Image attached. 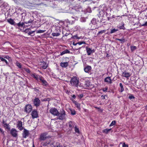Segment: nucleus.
I'll return each instance as SVG.
<instances>
[{
  "label": "nucleus",
  "mask_w": 147,
  "mask_h": 147,
  "mask_svg": "<svg viewBox=\"0 0 147 147\" xmlns=\"http://www.w3.org/2000/svg\"><path fill=\"white\" fill-rule=\"evenodd\" d=\"M107 90V88H104L103 89V91L104 92H105Z\"/></svg>",
  "instance_id": "603ef678"
},
{
  "label": "nucleus",
  "mask_w": 147,
  "mask_h": 147,
  "mask_svg": "<svg viewBox=\"0 0 147 147\" xmlns=\"http://www.w3.org/2000/svg\"><path fill=\"white\" fill-rule=\"evenodd\" d=\"M16 65L20 69L22 68V65L21 64L18 62H17L16 63Z\"/></svg>",
  "instance_id": "7c9ffc66"
},
{
  "label": "nucleus",
  "mask_w": 147,
  "mask_h": 147,
  "mask_svg": "<svg viewBox=\"0 0 147 147\" xmlns=\"http://www.w3.org/2000/svg\"><path fill=\"white\" fill-rule=\"evenodd\" d=\"M31 114L32 118L33 119L37 118L38 117V113L37 111L36 110H34L32 111Z\"/></svg>",
  "instance_id": "39448f33"
},
{
  "label": "nucleus",
  "mask_w": 147,
  "mask_h": 147,
  "mask_svg": "<svg viewBox=\"0 0 147 147\" xmlns=\"http://www.w3.org/2000/svg\"><path fill=\"white\" fill-rule=\"evenodd\" d=\"M0 131L2 134H3L4 132V131L1 128H0Z\"/></svg>",
  "instance_id": "864d4df0"
},
{
  "label": "nucleus",
  "mask_w": 147,
  "mask_h": 147,
  "mask_svg": "<svg viewBox=\"0 0 147 147\" xmlns=\"http://www.w3.org/2000/svg\"><path fill=\"white\" fill-rule=\"evenodd\" d=\"M32 110V107L30 104L27 105L24 108V111L26 112L29 113Z\"/></svg>",
  "instance_id": "7ed1b4c3"
},
{
  "label": "nucleus",
  "mask_w": 147,
  "mask_h": 147,
  "mask_svg": "<svg viewBox=\"0 0 147 147\" xmlns=\"http://www.w3.org/2000/svg\"><path fill=\"white\" fill-rule=\"evenodd\" d=\"M122 75L123 77L126 78H128L131 76V74L125 71L122 73Z\"/></svg>",
  "instance_id": "aec40b11"
},
{
  "label": "nucleus",
  "mask_w": 147,
  "mask_h": 147,
  "mask_svg": "<svg viewBox=\"0 0 147 147\" xmlns=\"http://www.w3.org/2000/svg\"><path fill=\"white\" fill-rule=\"evenodd\" d=\"M4 126L7 129L9 130L10 129V127H9V124L5 123L4 124Z\"/></svg>",
  "instance_id": "c85d7f7f"
},
{
  "label": "nucleus",
  "mask_w": 147,
  "mask_h": 147,
  "mask_svg": "<svg viewBox=\"0 0 147 147\" xmlns=\"http://www.w3.org/2000/svg\"><path fill=\"white\" fill-rule=\"evenodd\" d=\"M79 80L76 77L72 78L70 81L71 86H72L78 87L79 86Z\"/></svg>",
  "instance_id": "f03ea898"
},
{
  "label": "nucleus",
  "mask_w": 147,
  "mask_h": 147,
  "mask_svg": "<svg viewBox=\"0 0 147 147\" xmlns=\"http://www.w3.org/2000/svg\"><path fill=\"white\" fill-rule=\"evenodd\" d=\"M106 32V30H101L100 31L98 32V33L97 34L99 35L100 34H102L103 33L105 32Z\"/></svg>",
  "instance_id": "72a5a7b5"
},
{
  "label": "nucleus",
  "mask_w": 147,
  "mask_h": 147,
  "mask_svg": "<svg viewBox=\"0 0 147 147\" xmlns=\"http://www.w3.org/2000/svg\"><path fill=\"white\" fill-rule=\"evenodd\" d=\"M51 145V143L50 142H44L42 143V145L41 146H42L43 147L46 146H49Z\"/></svg>",
  "instance_id": "412c9836"
},
{
  "label": "nucleus",
  "mask_w": 147,
  "mask_h": 147,
  "mask_svg": "<svg viewBox=\"0 0 147 147\" xmlns=\"http://www.w3.org/2000/svg\"><path fill=\"white\" fill-rule=\"evenodd\" d=\"M123 147H128V145L127 144H125V143H124L123 144Z\"/></svg>",
  "instance_id": "09e8293b"
},
{
  "label": "nucleus",
  "mask_w": 147,
  "mask_h": 147,
  "mask_svg": "<svg viewBox=\"0 0 147 147\" xmlns=\"http://www.w3.org/2000/svg\"><path fill=\"white\" fill-rule=\"evenodd\" d=\"M90 84L89 82H86L85 83V86L86 87L89 86Z\"/></svg>",
  "instance_id": "58836bf2"
},
{
  "label": "nucleus",
  "mask_w": 147,
  "mask_h": 147,
  "mask_svg": "<svg viewBox=\"0 0 147 147\" xmlns=\"http://www.w3.org/2000/svg\"><path fill=\"white\" fill-rule=\"evenodd\" d=\"M111 130V129H104L102 132L103 133L107 134Z\"/></svg>",
  "instance_id": "a878e982"
},
{
  "label": "nucleus",
  "mask_w": 147,
  "mask_h": 147,
  "mask_svg": "<svg viewBox=\"0 0 147 147\" xmlns=\"http://www.w3.org/2000/svg\"><path fill=\"white\" fill-rule=\"evenodd\" d=\"M24 22L21 23L20 22L19 23L16 24V25H17L19 27H23V26L24 25Z\"/></svg>",
  "instance_id": "bb28decb"
},
{
  "label": "nucleus",
  "mask_w": 147,
  "mask_h": 147,
  "mask_svg": "<svg viewBox=\"0 0 147 147\" xmlns=\"http://www.w3.org/2000/svg\"><path fill=\"white\" fill-rule=\"evenodd\" d=\"M24 70H25L27 73H30V71L28 68H24Z\"/></svg>",
  "instance_id": "79ce46f5"
},
{
  "label": "nucleus",
  "mask_w": 147,
  "mask_h": 147,
  "mask_svg": "<svg viewBox=\"0 0 147 147\" xmlns=\"http://www.w3.org/2000/svg\"><path fill=\"white\" fill-rule=\"evenodd\" d=\"M4 57L5 58H7V59H9L10 58V57H9L7 56H5V57Z\"/></svg>",
  "instance_id": "5fc2aeb1"
},
{
  "label": "nucleus",
  "mask_w": 147,
  "mask_h": 147,
  "mask_svg": "<svg viewBox=\"0 0 147 147\" xmlns=\"http://www.w3.org/2000/svg\"><path fill=\"white\" fill-rule=\"evenodd\" d=\"M32 147H35L34 144H33Z\"/></svg>",
  "instance_id": "0e129e2a"
},
{
  "label": "nucleus",
  "mask_w": 147,
  "mask_h": 147,
  "mask_svg": "<svg viewBox=\"0 0 147 147\" xmlns=\"http://www.w3.org/2000/svg\"><path fill=\"white\" fill-rule=\"evenodd\" d=\"M84 1H88V0H83Z\"/></svg>",
  "instance_id": "e2e57ef3"
},
{
  "label": "nucleus",
  "mask_w": 147,
  "mask_h": 147,
  "mask_svg": "<svg viewBox=\"0 0 147 147\" xmlns=\"http://www.w3.org/2000/svg\"><path fill=\"white\" fill-rule=\"evenodd\" d=\"M129 98L130 99H131L132 98H134V97L132 95H131L129 96Z\"/></svg>",
  "instance_id": "de8ad7c7"
},
{
  "label": "nucleus",
  "mask_w": 147,
  "mask_h": 147,
  "mask_svg": "<svg viewBox=\"0 0 147 147\" xmlns=\"http://www.w3.org/2000/svg\"><path fill=\"white\" fill-rule=\"evenodd\" d=\"M118 30L117 29H116L115 28L111 29V31L110 32V33L111 34H112L113 33H115V32L117 31Z\"/></svg>",
  "instance_id": "c756f323"
},
{
  "label": "nucleus",
  "mask_w": 147,
  "mask_h": 147,
  "mask_svg": "<svg viewBox=\"0 0 147 147\" xmlns=\"http://www.w3.org/2000/svg\"><path fill=\"white\" fill-rule=\"evenodd\" d=\"M0 59H1V61H3L5 62V63H6V64H7V65L8 64V62H7V61L6 60H5V59H4V58H2L1 57H0Z\"/></svg>",
  "instance_id": "f704fd0d"
},
{
  "label": "nucleus",
  "mask_w": 147,
  "mask_h": 147,
  "mask_svg": "<svg viewBox=\"0 0 147 147\" xmlns=\"http://www.w3.org/2000/svg\"><path fill=\"white\" fill-rule=\"evenodd\" d=\"M72 97L74 99H75L76 98V96L74 94L72 96Z\"/></svg>",
  "instance_id": "13d9d810"
},
{
  "label": "nucleus",
  "mask_w": 147,
  "mask_h": 147,
  "mask_svg": "<svg viewBox=\"0 0 147 147\" xmlns=\"http://www.w3.org/2000/svg\"><path fill=\"white\" fill-rule=\"evenodd\" d=\"M105 96L102 95L101 96V98L102 99H105Z\"/></svg>",
  "instance_id": "8fccbe9b"
},
{
  "label": "nucleus",
  "mask_w": 147,
  "mask_h": 147,
  "mask_svg": "<svg viewBox=\"0 0 147 147\" xmlns=\"http://www.w3.org/2000/svg\"><path fill=\"white\" fill-rule=\"evenodd\" d=\"M121 88V92H122L124 90L123 85H122V83H120L119 84Z\"/></svg>",
  "instance_id": "c9c22d12"
},
{
  "label": "nucleus",
  "mask_w": 147,
  "mask_h": 147,
  "mask_svg": "<svg viewBox=\"0 0 147 147\" xmlns=\"http://www.w3.org/2000/svg\"><path fill=\"white\" fill-rule=\"evenodd\" d=\"M76 6L72 8H70L69 9L71 10L70 13L74 14H76L77 13L76 11Z\"/></svg>",
  "instance_id": "dca6fc26"
},
{
  "label": "nucleus",
  "mask_w": 147,
  "mask_h": 147,
  "mask_svg": "<svg viewBox=\"0 0 147 147\" xmlns=\"http://www.w3.org/2000/svg\"><path fill=\"white\" fill-rule=\"evenodd\" d=\"M86 49L88 55H90L95 52V50L94 49L92 50L90 48H88L87 47H86Z\"/></svg>",
  "instance_id": "423d86ee"
},
{
  "label": "nucleus",
  "mask_w": 147,
  "mask_h": 147,
  "mask_svg": "<svg viewBox=\"0 0 147 147\" xmlns=\"http://www.w3.org/2000/svg\"><path fill=\"white\" fill-rule=\"evenodd\" d=\"M86 43L85 42H84V41H82V42H77V44H78L79 45H81L82 44H84Z\"/></svg>",
  "instance_id": "37998d69"
},
{
  "label": "nucleus",
  "mask_w": 147,
  "mask_h": 147,
  "mask_svg": "<svg viewBox=\"0 0 147 147\" xmlns=\"http://www.w3.org/2000/svg\"><path fill=\"white\" fill-rule=\"evenodd\" d=\"M29 135V131L26 129H24L22 136L23 138H26Z\"/></svg>",
  "instance_id": "9d476101"
},
{
  "label": "nucleus",
  "mask_w": 147,
  "mask_h": 147,
  "mask_svg": "<svg viewBox=\"0 0 147 147\" xmlns=\"http://www.w3.org/2000/svg\"><path fill=\"white\" fill-rule=\"evenodd\" d=\"M95 108H97V109H99V108H98V107H95Z\"/></svg>",
  "instance_id": "774afa93"
},
{
  "label": "nucleus",
  "mask_w": 147,
  "mask_h": 147,
  "mask_svg": "<svg viewBox=\"0 0 147 147\" xmlns=\"http://www.w3.org/2000/svg\"><path fill=\"white\" fill-rule=\"evenodd\" d=\"M124 24H123V25L121 26H120L119 27V28L120 29H124Z\"/></svg>",
  "instance_id": "49530a36"
},
{
  "label": "nucleus",
  "mask_w": 147,
  "mask_h": 147,
  "mask_svg": "<svg viewBox=\"0 0 147 147\" xmlns=\"http://www.w3.org/2000/svg\"><path fill=\"white\" fill-rule=\"evenodd\" d=\"M10 134L13 137H16L18 136L17 131L15 129H12L10 131Z\"/></svg>",
  "instance_id": "0eeeda50"
},
{
  "label": "nucleus",
  "mask_w": 147,
  "mask_h": 147,
  "mask_svg": "<svg viewBox=\"0 0 147 147\" xmlns=\"http://www.w3.org/2000/svg\"><path fill=\"white\" fill-rule=\"evenodd\" d=\"M17 127L20 130L23 129V127H22V123L21 121H18L17 124Z\"/></svg>",
  "instance_id": "9b49d317"
},
{
  "label": "nucleus",
  "mask_w": 147,
  "mask_h": 147,
  "mask_svg": "<svg viewBox=\"0 0 147 147\" xmlns=\"http://www.w3.org/2000/svg\"><path fill=\"white\" fill-rule=\"evenodd\" d=\"M115 40H119L121 42V43L122 44L124 43L126 41L124 37H122L121 39L116 38L115 39Z\"/></svg>",
  "instance_id": "5701e85b"
},
{
  "label": "nucleus",
  "mask_w": 147,
  "mask_h": 147,
  "mask_svg": "<svg viewBox=\"0 0 147 147\" xmlns=\"http://www.w3.org/2000/svg\"><path fill=\"white\" fill-rule=\"evenodd\" d=\"M31 76L38 81H39V80L41 77V76H39L36 75L34 74H31Z\"/></svg>",
  "instance_id": "2eb2a0df"
},
{
  "label": "nucleus",
  "mask_w": 147,
  "mask_h": 147,
  "mask_svg": "<svg viewBox=\"0 0 147 147\" xmlns=\"http://www.w3.org/2000/svg\"><path fill=\"white\" fill-rule=\"evenodd\" d=\"M40 65L41 67L44 69H46L48 67V64L47 63L44 61L41 62Z\"/></svg>",
  "instance_id": "f8f14e48"
},
{
  "label": "nucleus",
  "mask_w": 147,
  "mask_h": 147,
  "mask_svg": "<svg viewBox=\"0 0 147 147\" xmlns=\"http://www.w3.org/2000/svg\"><path fill=\"white\" fill-rule=\"evenodd\" d=\"M39 147H43L42 146H40Z\"/></svg>",
  "instance_id": "338daca9"
},
{
  "label": "nucleus",
  "mask_w": 147,
  "mask_h": 147,
  "mask_svg": "<svg viewBox=\"0 0 147 147\" xmlns=\"http://www.w3.org/2000/svg\"><path fill=\"white\" fill-rule=\"evenodd\" d=\"M146 109H147V105L146 106Z\"/></svg>",
  "instance_id": "69168bd1"
},
{
  "label": "nucleus",
  "mask_w": 147,
  "mask_h": 147,
  "mask_svg": "<svg viewBox=\"0 0 147 147\" xmlns=\"http://www.w3.org/2000/svg\"><path fill=\"white\" fill-rule=\"evenodd\" d=\"M39 81L42 83V85L44 86H46L48 84V83L43 78L42 76H41L39 80Z\"/></svg>",
  "instance_id": "1a4fd4ad"
},
{
  "label": "nucleus",
  "mask_w": 147,
  "mask_h": 147,
  "mask_svg": "<svg viewBox=\"0 0 147 147\" xmlns=\"http://www.w3.org/2000/svg\"><path fill=\"white\" fill-rule=\"evenodd\" d=\"M116 123V121L115 120L112 121L110 125V126H112L115 124Z\"/></svg>",
  "instance_id": "4c0bfd02"
},
{
  "label": "nucleus",
  "mask_w": 147,
  "mask_h": 147,
  "mask_svg": "<svg viewBox=\"0 0 147 147\" xmlns=\"http://www.w3.org/2000/svg\"><path fill=\"white\" fill-rule=\"evenodd\" d=\"M7 21L11 24L13 25H16V24L13 20L11 18H9L7 20Z\"/></svg>",
  "instance_id": "6ab92c4d"
},
{
  "label": "nucleus",
  "mask_w": 147,
  "mask_h": 147,
  "mask_svg": "<svg viewBox=\"0 0 147 147\" xmlns=\"http://www.w3.org/2000/svg\"><path fill=\"white\" fill-rule=\"evenodd\" d=\"M74 129L75 132L78 134L80 133L79 129L77 127L76 125L75 126Z\"/></svg>",
  "instance_id": "cd10ccee"
},
{
  "label": "nucleus",
  "mask_w": 147,
  "mask_h": 147,
  "mask_svg": "<svg viewBox=\"0 0 147 147\" xmlns=\"http://www.w3.org/2000/svg\"><path fill=\"white\" fill-rule=\"evenodd\" d=\"M70 53V51H69L67 49H66L63 51L60 54V55L62 56L63 55L66 54V53Z\"/></svg>",
  "instance_id": "393cba45"
},
{
  "label": "nucleus",
  "mask_w": 147,
  "mask_h": 147,
  "mask_svg": "<svg viewBox=\"0 0 147 147\" xmlns=\"http://www.w3.org/2000/svg\"><path fill=\"white\" fill-rule=\"evenodd\" d=\"M33 21V20H31V19H30L29 21H28L27 22H25L24 23H25L26 24H28V23H31Z\"/></svg>",
  "instance_id": "a19ab883"
},
{
  "label": "nucleus",
  "mask_w": 147,
  "mask_h": 147,
  "mask_svg": "<svg viewBox=\"0 0 147 147\" xmlns=\"http://www.w3.org/2000/svg\"><path fill=\"white\" fill-rule=\"evenodd\" d=\"M73 101V103L75 104L77 108L80 110V104L75 100H74Z\"/></svg>",
  "instance_id": "4be33fe9"
},
{
  "label": "nucleus",
  "mask_w": 147,
  "mask_h": 147,
  "mask_svg": "<svg viewBox=\"0 0 147 147\" xmlns=\"http://www.w3.org/2000/svg\"><path fill=\"white\" fill-rule=\"evenodd\" d=\"M83 96V95L82 94H80L79 95V97L81 98H82Z\"/></svg>",
  "instance_id": "6e6d98bb"
},
{
  "label": "nucleus",
  "mask_w": 147,
  "mask_h": 147,
  "mask_svg": "<svg viewBox=\"0 0 147 147\" xmlns=\"http://www.w3.org/2000/svg\"><path fill=\"white\" fill-rule=\"evenodd\" d=\"M142 26H147V21L145 22V23L144 24H143L142 25Z\"/></svg>",
  "instance_id": "3c124183"
},
{
  "label": "nucleus",
  "mask_w": 147,
  "mask_h": 147,
  "mask_svg": "<svg viewBox=\"0 0 147 147\" xmlns=\"http://www.w3.org/2000/svg\"><path fill=\"white\" fill-rule=\"evenodd\" d=\"M70 111L71 112V114L73 115H74L76 114V111L74 109H70Z\"/></svg>",
  "instance_id": "2f4dec72"
},
{
  "label": "nucleus",
  "mask_w": 147,
  "mask_h": 147,
  "mask_svg": "<svg viewBox=\"0 0 147 147\" xmlns=\"http://www.w3.org/2000/svg\"><path fill=\"white\" fill-rule=\"evenodd\" d=\"M49 112L52 115L57 116L56 119L63 120L65 118V112L63 110L59 112L56 108H52L49 110Z\"/></svg>",
  "instance_id": "f257e3e1"
},
{
  "label": "nucleus",
  "mask_w": 147,
  "mask_h": 147,
  "mask_svg": "<svg viewBox=\"0 0 147 147\" xmlns=\"http://www.w3.org/2000/svg\"><path fill=\"white\" fill-rule=\"evenodd\" d=\"M49 138V136H47V134L46 133H43L41 135L40 139V140H44Z\"/></svg>",
  "instance_id": "6e6552de"
},
{
  "label": "nucleus",
  "mask_w": 147,
  "mask_h": 147,
  "mask_svg": "<svg viewBox=\"0 0 147 147\" xmlns=\"http://www.w3.org/2000/svg\"><path fill=\"white\" fill-rule=\"evenodd\" d=\"M104 81L107 83L111 84L112 83L110 77H107L105 79Z\"/></svg>",
  "instance_id": "a211bd4d"
},
{
  "label": "nucleus",
  "mask_w": 147,
  "mask_h": 147,
  "mask_svg": "<svg viewBox=\"0 0 147 147\" xmlns=\"http://www.w3.org/2000/svg\"><path fill=\"white\" fill-rule=\"evenodd\" d=\"M60 66L63 67H66L68 66V62L61 63Z\"/></svg>",
  "instance_id": "b1692460"
},
{
  "label": "nucleus",
  "mask_w": 147,
  "mask_h": 147,
  "mask_svg": "<svg viewBox=\"0 0 147 147\" xmlns=\"http://www.w3.org/2000/svg\"><path fill=\"white\" fill-rule=\"evenodd\" d=\"M136 47L135 46H132L131 47V50L132 51H134L136 49Z\"/></svg>",
  "instance_id": "e433bc0d"
},
{
  "label": "nucleus",
  "mask_w": 147,
  "mask_h": 147,
  "mask_svg": "<svg viewBox=\"0 0 147 147\" xmlns=\"http://www.w3.org/2000/svg\"><path fill=\"white\" fill-rule=\"evenodd\" d=\"M53 36H57L60 35V34L58 33H53L52 34Z\"/></svg>",
  "instance_id": "473e14b6"
},
{
  "label": "nucleus",
  "mask_w": 147,
  "mask_h": 147,
  "mask_svg": "<svg viewBox=\"0 0 147 147\" xmlns=\"http://www.w3.org/2000/svg\"><path fill=\"white\" fill-rule=\"evenodd\" d=\"M15 3L17 4L20 3V0H13Z\"/></svg>",
  "instance_id": "ea45409f"
},
{
  "label": "nucleus",
  "mask_w": 147,
  "mask_h": 147,
  "mask_svg": "<svg viewBox=\"0 0 147 147\" xmlns=\"http://www.w3.org/2000/svg\"><path fill=\"white\" fill-rule=\"evenodd\" d=\"M73 45H77L78 44H77V43H75L74 42H73Z\"/></svg>",
  "instance_id": "bf43d9fd"
},
{
  "label": "nucleus",
  "mask_w": 147,
  "mask_h": 147,
  "mask_svg": "<svg viewBox=\"0 0 147 147\" xmlns=\"http://www.w3.org/2000/svg\"><path fill=\"white\" fill-rule=\"evenodd\" d=\"M33 102L34 105L36 107L39 106L40 103V100L38 98H35Z\"/></svg>",
  "instance_id": "20e7f679"
},
{
  "label": "nucleus",
  "mask_w": 147,
  "mask_h": 147,
  "mask_svg": "<svg viewBox=\"0 0 147 147\" xmlns=\"http://www.w3.org/2000/svg\"><path fill=\"white\" fill-rule=\"evenodd\" d=\"M91 67L90 66H88L84 68V71L86 73H89L91 69Z\"/></svg>",
  "instance_id": "4468645a"
},
{
  "label": "nucleus",
  "mask_w": 147,
  "mask_h": 147,
  "mask_svg": "<svg viewBox=\"0 0 147 147\" xmlns=\"http://www.w3.org/2000/svg\"><path fill=\"white\" fill-rule=\"evenodd\" d=\"M115 18L114 16H113L111 18Z\"/></svg>",
  "instance_id": "052dcab7"
},
{
  "label": "nucleus",
  "mask_w": 147,
  "mask_h": 147,
  "mask_svg": "<svg viewBox=\"0 0 147 147\" xmlns=\"http://www.w3.org/2000/svg\"><path fill=\"white\" fill-rule=\"evenodd\" d=\"M73 38L74 39H79L80 38L79 37H78L76 35L74 36H73Z\"/></svg>",
  "instance_id": "c03bdc74"
},
{
  "label": "nucleus",
  "mask_w": 147,
  "mask_h": 147,
  "mask_svg": "<svg viewBox=\"0 0 147 147\" xmlns=\"http://www.w3.org/2000/svg\"><path fill=\"white\" fill-rule=\"evenodd\" d=\"M35 32L34 31H31V32H28V34L29 35H30L34 32Z\"/></svg>",
  "instance_id": "a18cd8bd"
},
{
  "label": "nucleus",
  "mask_w": 147,
  "mask_h": 147,
  "mask_svg": "<svg viewBox=\"0 0 147 147\" xmlns=\"http://www.w3.org/2000/svg\"><path fill=\"white\" fill-rule=\"evenodd\" d=\"M57 147H61L60 145H59L57 146Z\"/></svg>",
  "instance_id": "680f3d73"
},
{
  "label": "nucleus",
  "mask_w": 147,
  "mask_h": 147,
  "mask_svg": "<svg viewBox=\"0 0 147 147\" xmlns=\"http://www.w3.org/2000/svg\"><path fill=\"white\" fill-rule=\"evenodd\" d=\"M38 32L40 33H42L44 32V31L42 30H40V31H38Z\"/></svg>",
  "instance_id": "4d7b16f0"
},
{
  "label": "nucleus",
  "mask_w": 147,
  "mask_h": 147,
  "mask_svg": "<svg viewBox=\"0 0 147 147\" xmlns=\"http://www.w3.org/2000/svg\"><path fill=\"white\" fill-rule=\"evenodd\" d=\"M68 124L69 127L70 129H72V128L75 127V123L71 121H70L68 122Z\"/></svg>",
  "instance_id": "ddd939ff"
},
{
  "label": "nucleus",
  "mask_w": 147,
  "mask_h": 147,
  "mask_svg": "<svg viewBox=\"0 0 147 147\" xmlns=\"http://www.w3.org/2000/svg\"><path fill=\"white\" fill-rule=\"evenodd\" d=\"M75 9H76L77 13L82 11L81 7L79 5L76 6Z\"/></svg>",
  "instance_id": "f3484780"
}]
</instances>
